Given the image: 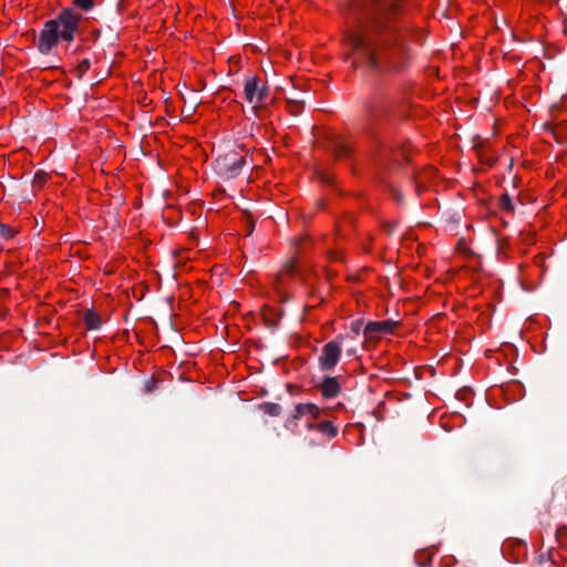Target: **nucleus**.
<instances>
[{
    "label": "nucleus",
    "mask_w": 567,
    "mask_h": 567,
    "mask_svg": "<svg viewBox=\"0 0 567 567\" xmlns=\"http://www.w3.org/2000/svg\"><path fill=\"white\" fill-rule=\"evenodd\" d=\"M265 321H266V324H267L268 328H272L274 329L277 326L274 320L265 319Z\"/></svg>",
    "instance_id": "c85d7f7f"
},
{
    "label": "nucleus",
    "mask_w": 567,
    "mask_h": 567,
    "mask_svg": "<svg viewBox=\"0 0 567 567\" xmlns=\"http://www.w3.org/2000/svg\"><path fill=\"white\" fill-rule=\"evenodd\" d=\"M348 337L349 334H339L322 347L321 354L318 358L321 371H331L336 368L341 357L342 341Z\"/></svg>",
    "instance_id": "423d86ee"
},
{
    "label": "nucleus",
    "mask_w": 567,
    "mask_h": 567,
    "mask_svg": "<svg viewBox=\"0 0 567 567\" xmlns=\"http://www.w3.org/2000/svg\"><path fill=\"white\" fill-rule=\"evenodd\" d=\"M327 150L333 154L337 159L347 158L352 150L340 137H333L329 141Z\"/></svg>",
    "instance_id": "9d476101"
},
{
    "label": "nucleus",
    "mask_w": 567,
    "mask_h": 567,
    "mask_svg": "<svg viewBox=\"0 0 567 567\" xmlns=\"http://www.w3.org/2000/svg\"><path fill=\"white\" fill-rule=\"evenodd\" d=\"M258 409L270 416H279L282 412L281 405L274 402H262L258 405Z\"/></svg>",
    "instance_id": "4468645a"
},
{
    "label": "nucleus",
    "mask_w": 567,
    "mask_h": 567,
    "mask_svg": "<svg viewBox=\"0 0 567 567\" xmlns=\"http://www.w3.org/2000/svg\"><path fill=\"white\" fill-rule=\"evenodd\" d=\"M316 427L320 433L326 434L329 437H334L338 434V429L330 421H323Z\"/></svg>",
    "instance_id": "2eb2a0df"
},
{
    "label": "nucleus",
    "mask_w": 567,
    "mask_h": 567,
    "mask_svg": "<svg viewBox=\"0 0 567 567\" xmlns=\"http://www.w3.org/2000/svg\"><path fill=\"white\" fill-rule=\"evenodd\" d=\"M346 45L370 68H400L405 61L404 47L391 38H347Z\"/></svg>",
    "instance_id": "7ed1b4c3"
},
{
    "label": "nucleus",
    "mask_w": 567,
    "mask_h": 567,
    "mask_svg": "<svg viewBox=\"0 0 567 567\" xmlns=\"http://www.w3.org/2000/svg\"><path fill=\"white\" fill-rule=\"evenodd\" d=\"M0 233H1V235H2V236H4V237H11V236H12V234H11V228H10V226H8V225H3V224H1V225H0Z\"/></svg>",
    "instance_id": "393cba45"
},
{
    "label": "nucleus",
    "mask_w": 567,
    "mask_h": 567,
    "mask_svg": "<svg viewBox=\"0 0 567 567\" xmlns=\"http://www.w3.org/2000/svg\"><path fill=\"white\" fill-rule=\"evenodd\" d=\"M394 324L395 322L392 320L370 321L364 327L363 333L368 338L380 337L382 334L390 333Z\"/></svg>",
    "instance_id": "0eeeda50"
},
{
    "label": "nucleus",
    "mask_w": 567,
    "mask_h": 567,
    "mask_svg": "<svg viewBox=\"0 0 567 567\" xmlns=\"http://www.w3.org/2000/svg\"><path fill=\"white\" fill-rule=\"evenodd\" d=\"M268 97V87L259 86L258 95L256 97L255 104L264 103Z\"/></svg>",
    "instance_id": "aec40b11"
},
{
    "label": "nucleus",
    "mask_w": 567,
    "mask_h": 567,
    "mask_svg": "<svg viewBox=\"0 0 567 567\" xmlns=\"http://www.w3.org/2000/svg\"><path fill=\"white\" fill-rule=\"evenodd\" d=\"M402 12L401 0H351L348 19L355 29L353 35H365L395 31Z\"/></svg>",
    "instance_id": "f03ea898"
},
{
    "label": "nucleus",
    "mask_w": 567,
    "mask_h": 567,
    "mask_svg": "<svg viewBox=\"0 0 567 567\" xmlns=\"http://www.w3.org/2000/svg\"><path fill=\"white\" fill-rule=\"evenodd\" d=\"M288 101H301V100L298 97H295V99H289Z\"/></svg>",
    "instance_id": "c756f323"
},
{
    "label": "nucleus",
    "mask_w": 567,
    "mask_h": 567,
    "mask_svg": "<svg viewBox=\"0 0 567 567\" xmlns=\"http://www.w3.org/2000/svg\"><path fill=\"white\" fill-rule=\"evenodd\" d=\"M195 109H196V106H192V105L185 106L183 110V113H186V115L189 116L195 112Z\"/></svg>",
    "instance_id": "bb28decb"
},
{
    "label": "nucleus",
    "mask_w": 567,
    "mask_h": 567,
    "mask_svg": "<svg viewBox=\"0 0 567 567\" xmlns=\"http://www.w3.org/2000/svg\"><path fill=\"white\" fill-rule=\"evenodd\" d=\"M564 32H567V23H566V28H565Z\"/></svg>",
    "instance_id": "2f4dec72"
},
{
    "label": "nucleus",
    "mask_w": 567,
    "mask_h": 567,
    "mask_svg": "<svg viewBox=\"0 0 567 567\" xmlns=\"http://www.w3.org/2000/svg\"><path fill=\"white\" fill-rule=\"evenodd\" d=\"M305 101H288V110L293 116H298L303 110Z\"/></svg>",
    "instance_id": "f3484780"
},
{
    "label": "nucleus",
    "mask_w": 567,
    "mask_h": 567,
    "mask_svg": "<svg viewBox=\"0 0 567 567\" xmlns=\"http://www.w3.org/2000/svg\"><path fill=\"white\" fill-rule=\"evenodd\" d=\"M308 413L311 414L315 419H318L321 415V410L313 403H299L296 405L295 413L292 414L291 419L286 421V427H289L293 420H299Z\"/></svg>",
    "instance_id": "6e6552de"
},
{
    "label": "nucleus",
    "mask_w": 567,
    "mask_h": 567,
    "mask_svg": "<svg viewBox=\"0 0 567 567\" xmlns=\"http://www.w3.org/2000/svg\"><path fill=\"white\" fill-rule=\"evenodd\" d=\"M73 4L83 11H90L94 7V0H73Z\"/></svg>",
    "instance_id": "a211bd4d"
},
{
    "label": "nucleus",
    "mask_w": 567,
    "mask_h": 567,
    "mask_svg": "<svg viewBox=\"0 0 567 567\" xmlns=\"http://www.w3.org/2000/svg\"><path fill=\"white\" fill-rule=\"evenodd\" d=\"M361 327H362L361 320H355L351 323L350 328H351V332L353 333V338H355L360 334Z\"/></svg>",
    "instance_id": "4be33fe9"
},
{
    "label": "nucleus",
    "mask_w": 567,
    "mask_h": 567,
    "mask_svg": "<svg viewBox=\"0 0 567 567\" xmlns=\"http://www.w3.org/2000/svg\"><path fill=\"white\" fill-rule=\"evenodd\" d=\"M260 86V79L258 76L247 78L244 86V94L248 103L255 104Z\"/></svg>",
    "instance_id": "9b49d317"
},
{
    "label": "nucleus",
    "mask_w": 567,
    "mask_h": 567,
    "mask_svg": "<svg viewBox=\"0 0 567 567\" xmlns=\"http://www.w3.org/2000/svg\"><path fill=\"white\" fill-rule=\"evenodd\" d=\"M499 206L502 207L503 210L508 212V213H513L515 209L513 200L507 193H504L499 197Z\"/></svg>",
    "instance_id": "dca6fc26"
},
{
    "label": "nucleus",
    "mask_w": 567,
    "mask_h": 567,
    "mask_svg": "<svg viewBox=\"0 0 567 567\" xmlns=\"http://www.w3.org/2000/svg\"><path fill=\"white\" fill-rule=\"evenodd\" d=\"M61 38H39L37 48L40 53L48 54L54 47L58 45Z\"/></svg>",
    "instance_id": "ddd939ff"
},
{
    "label": "nucleus",
    "mask_w": 567,
    "mask_h": 567,
    "mask_svg": "<svg viewBox=\"0 0 567 567\" xmlns=\"http://www.w3.org/2000/svg\"><path fill=\"white\" fill-rule=\"evenodd\" d=\"M87 19L82 18L72 8L63 9L55 19L44 23V28L39 35H73L75 32H82L81 24Z\"/></svg>",
    "instance_id": "20e7f679"
},
{
    "label": "nucleus",
    "mask_w": 567,
    "mask_h": 567,
    "mask_svg": "<svg viewBox=\"0 0 567 567\" xmlns=\"http://www.w3.org/2000/svg\"><path fill=\"white\" fill-rule=\"evenodd\" d=\"M83 321L89 330H97L102 326L101 318L92 309H85L83 311Z\"/></svg>",
    "instance_id": "f8f14e48"
},
{
    "label": "nucleus",
    "mask_w": 567,
    "mask_h": 567,
    "mask_svg": "<svg viewBox=\"0 0 567 567\" xmlns=\"http://www.w3.org/2000/svg\"><path fill=\"white\" fill-rule=\"evenodd\" d=\"M364 110L368 122L365 133L379 147V181L388 186L392 190L395 199L400 202L403 196L390 186L389 178L396 169L401 168V163L396 158L393 161L389 158L391 147L380 140L379 131L394 128L406 118L408 112L402 103L393 94L388 92L375 93L364 103Z\"/></svg>",
    "instance_id": "f257e3e1"
},
{
    "label": "nucleus",
    "mask_w": 567,
    "mask_h": 567,
    "mask_svg": "<svg viewBox=\"0 0 567 567\" xmlns=\"http://www.w3.org/2000/svg\"><path fill=\"white\" fill-rule=\"evenodd\" d=\"M45 181H47V174H45L44 172H38V173H35V175H34V179H33V182H34L35 184H39V185L41 186L42 184H44V183H45Z\"/></svg>",
    "instance_id": "5701e85b"
},
{
    "label": "nucleus",
    "mask_w": 567,
    "mask_h": 567,
    "mask_svg": "<svg viewBox=\"0 0 567 567\" xmlns=\"http://www.w3.org/2000/svg\"><path fill=\"white\" fill-rule=\"evenodd\" d=\"M320 179L323 182V183H327V184H330L332 183L331 178L326 175V174H320Z\"/></svg>",
    "instance_id": "cd10ccee"
},
{
    "label": "nucleus",
    "mask_w": 567,
    "mask_h": 567,
    "mask_svg": "<svg viewBox=\"0 0 567 567\" xmlns=\"http://www.w3.org/2000/svg\"><path fill=\"white\" fill-rule=\"evenodd\" d=\"M118 24H120V23H117L115 28H113V27L109 25V27H107V30L94 29V30L92 31V35L99 37V35H101V34H102V32H114V33H116V35H118V34L121 33V31H122V30L118 28Z\"/></svg>",
    "instance_id": "6ab92c4d"
},
{
    "label": "nucleus",
    "mask_w": 567,
    "mask_h": 567,
    "mask_svg": "<svg viewBox=\"0 0 567 567\" xmlns=\"http://www.w3.org/2000/svg\"><path fill=\"white\" fill-rule=\"evenodd\" d=\"M395 226H396V223H388V221H385V223L382 224V227H383V229L385 230V233L388 235L393 234V231L395 229Z\"/></svg>",
    "instance_id": "b1692460"
},
{
    "label": "nucleus",
    "mask_w": 567,
    "mask_h": 567,
    "mask_svg": "<svg viewBox=\"0 0 567 567\" xmlns=\"http://www.w3.org/2000/svg\"><path fill=\"white\" fill-rule=\"evenodd\" d=\"M91 62L89 59H84L82 62H80L78 69L80 72V78L90 69Z\"/></svg>",
    "instance_id": "412c9836"
},
{
    "label": "nucleus",
    "mask_w": 567,
    "mask_h": 567,
    "mask_svg": "<svg viewBox=\"0 0 567 567\" xmlns=\"http://www.w3.org/2000/svg\"><path fill=\"white\" fill-rule=\"evenodd\" d=\"M246 164L247 155H241L236 151H229L224 155L218 156L215 161L217 173L228 178L239 176Z\"/></svg>",
    "instance_id": "39448f33"
},
{
    "label": "nucleus",
    "mask_w": 567,
    "mask_h": 567,
    "mask_svg": "<svg viewBox=\"0 0 567 567\" xmlns=\"http://www.w3.org/2000/svg\"><path fill=\"white\" fill-rule=\"evenodd\" d=\"M285 270H286L288 274H293V272H295V270H296L295 262H293V261H288V262H286V265H285Z\"/></svg>",
    "instance_id": "a878e982"
},
{
    "label": "nucleus",
    "mask_w": 567,
    "mask_h": 567,
    "mask_svg": "<svg viewBox=\"0 0 567 567\" xmlns=\"http://www.w3.org/2000/svg\"><path fill=\"white\" fill-rule=\"evenodd\" d=\"M308 427H309V429H313V427H315V425H313V424H311V423H309V424H308Z\"/></svg>",
    "instance_id": "7c9ffc66"
},
{
    "label": "nucleus",
    "mask_w": 567,
    "mask_h": 567,
    "mask_svg": "<svg viewBox=\"0 0 567 567\" xmlns=\"http://www.w3.org/2000/svg\"><path fill=\"white\" fill-rule=\"evenodd\" d=\"M319 389L326 399L336 398L341 391L340 383L336 377H324Z\"/></svg>",
    "instance_id": "1a4fd4ad"
}]
</instances>
